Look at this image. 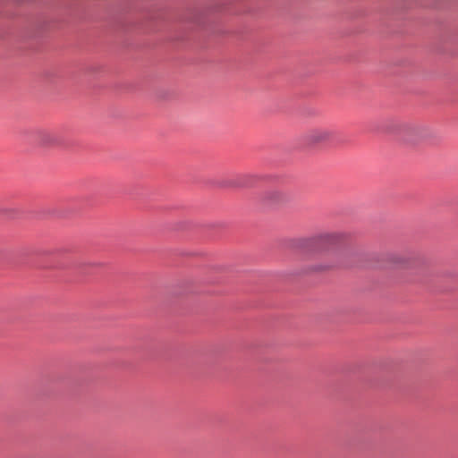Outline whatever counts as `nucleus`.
Instances as JSON below:
<instances>
[{"label": "nucleus", "mask_w": 458, "mask_h": 458, "mask_svg": "<svg viewBox=\"0 0 458 458\" xmlns=\"http://www.w3.org/2000/svg\"><path fill=\"white\" fill-rule=\"evenodd\" d=\"M396 134L402 141L411 145L428 141L433 137V131L428 126L411 123L398 125Z\"/></svg>", "instance_id": "1"}, {"label": "nucleus", "mask_w": 458, "mask_h": 458, "mask_svg": "<svg viewBox=\"0 0 458 458\" xmlns=\"http://www.w3.org/2000/svg\"><path fill=\"white\" fill-rule=\"evenodd\" d=\"M337 131L331 127H315L307 131L303 137V142L310 147L333 144L337 140Z\"/></svg>", "instance_id": "2"}, {"label": "nucleus", "mask_w": 458, "mask_h": 458, "mask_svg": "<svg viewBox=\"0 0 458 458\" xmlns=\"http://www.w3.org/2000/svg\"><path fill=\"white\" fill-rule=\"evenodd\" d=\"M36 139L40 146L46 148L57 147L61 144L60 134L54 130H39L36 133Z\"/></svg>", "instance_id": "3"}, {"label": "nucleus", "mask_w": 458, "mask_h": 458, "mask_svg": "<svg viewBox=\"0 0 458 458\" xmlns=\"http://www.w3.org/2000/svg\"><path fill=\"white\" fill-rule=\"evenodd\" d=\"M266 198L270 202L276 203L284 200V194L278 191H270L267 192Z\"/></svg>", "instance_id": "4"}]
</instances>
